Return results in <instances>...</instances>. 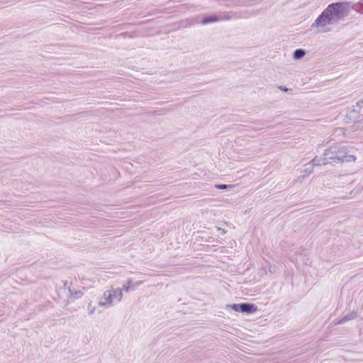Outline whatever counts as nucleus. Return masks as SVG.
<instances>
[{
  "instance_id": "f257e3e1",
  "label": "nucleus",
  "mask_w": 363,
  "mask_h": 363,
  "mask_svg": "<svg viewBox=\"0 0 363 363\" xmlns=\"http://www.w3.org/2000/svg\"><path fill=\"white\" fill-rule=\"evenodd\" d=\"M352 9H354V7L351 5L350 2L343 1L330 4L316 18L312 24V27L318 28L320 33L328 32L330 30L328 26L344 20Z\"/></svg>"
},
{
  "instance_id": "f03ea898",
  "label": "nucleus",
  "mask_w": 363,
  "mask_h": 363,
  "mask_svg": "<svg viewBox=\"0 0 363 363\" xmlns=\"http://www.w3.org/2000/svg\"><path fill=\"white\" fill-rule=\"evenodd\" d=\"M324 156L325 160H330L331 162H351L356 160V157L348 155L346 149L341 144L334 145L325 150Z\"/></svg>"
},
{
  "instance_id": "7ed1b4c3",
  "label": "nucleus",
  "mask_w": 363,
  "mask_h": 363,
  "mask_svg": "<svg viewBox=\"0 0 363 363\" xmlns=\"http://www.w3.org/2000/svg\"><path fill=\"white\" fill-rule=\"evenodd\" d=\"M123 297L122 289L111 288L106 291L101 297L99 305L100 306L109 307L113 304L115 301L120 302Z\"/></svg>"
},
{
  "instance_id": "20e7f679",
  "label": "nucleus",
  "mask_w": 363,
  "mask_h": 363,
  "mask_svg": "<svg viewBox=\"0 0 363 363\" xmlns=\"http://www.w3.org/2000/svg\"><path fill=\"white\" fill-rule=\"evenodd\" d=\"M257 310L256 305L249 303H240V311L241 313H252Z\"/></svg>"
},
{
  "instance_id": "39448f33",
  "label": "nucleus",
  "mask_w": 363,
  "mask_h": 363,
  "mask_svg": "<svg viewBox=\"0 0 363 363\" xmlns=\"http://www.w3.org/2000/svg\"><path fill=\"white\" fill-rule=\"evenodd\" d=\"M320 164L318 162H316L315 158L313 159L308 164H307L306 167L303 171V173L309 174H311L313 170V167L315 165H320Z\"/></svg>"
},
{
  "instance_id": "423d86ee",
  "label": "nucleus",
  "mask_w": 363,
  "mask_h": 363,
  "mask_svg": "<svg viewBox=\"0 0 363 363\" xmlns=\"http://www.w3.org/2000/svg\"><path fill=\"white\" fill-rule=\"evenodd\" d=\"M357 313L354 312V311H352L350 313H349L347 315H345V317H343L337 323V324H342V323H345L346 321L354 319L355 318H357Z\"/></svg>"
},
{
  "instance_id": "0eeeda50",
  "label": "nucleus",
  "mask_w": 363,
  "mask_h": 363,
  "mask_svg": "<svg viewBox=\"0 0 363 363\" xmlns=\"http://www.w3.org/2000/svg\"><path fill=\"white\" fill-rule=\"evenodd\" d=\"M306 55V51L303 49H296L293 53V57L296 60H299L303 57Z\"/></svg>"
},
{
  "instance_id": "6e6552de",
  "label": "nucleus",
  "mask_w": 363,
  "mask_h": 363,
  "mask_svg": "<svg viewBox=\"0 0 363 363\" xmlns=\"http://www.w3.org/2000/svg\"><path fill=\"white\" fill-rule=\"evenodd\" d=\"M219 20H220V18L218 16H212L204 18L202 20L201 23H202V24L205 25V24H208V23H210L218 21Z\"/></svg>"
},
{
  "instance_id": "1a4fd4ad",
  "label": "nucleus",
  "mask_w": 363,
  "mask_h": 363,
  "mask_svg": "<svg viewBox=\"0 0 363 363\" xmlns=\"http://www.w3.org/2000/svg\"><path fill=\"white\" fill-rule=\"evenodd\" d=\"M132 284H133L132 279H128L127 281V285H123V288L121 289L125 291V292H128L130 291V286H132Z\"/></svg>"
},
{
  "instance_id": "9d476101",
  "label": "nucleus",
  "mask_w": 363,
  "mask_h": 363,
  "mask_svg": "<svg viewBox=\"0 0 363 363\" xmlns=\"http://www.w3.org/2000/svg\"><path fill=\"white\" fill-rule=\"evenodd\" d=\"M216 188L218 189H232V185H227V184H216Z\"/></svg>"
},
{
  "instance_id": "9b49d317",
  "label": "nucleus",
  "mask_w": 363,
  "mask_h": 363,
  "mask_svg": "<svg viewBox=\"0 0 363 363\" xmlns=\"http://www.w3.org/2000/svg\"><path fill=\"white\" fill-rule=\"evenodd\" d=\"M240 304L234 303V304H232V305H228L227 306L228 308H230L231 309H233V310H234L235 311H237V312H240Z\"/></svg>"
},
{
  "instance_id": "f8f14e48",
  "label": "nucleus",
  "mask_w": 363,
  "mask_h": 363,
  "mask_svg": "<svg viewBox=\"0 0 363 363\" xmlns=\"http://www.w3.org/2000/svg\"><path fill=\"white\" fill-rule=\"evenodd\" d=\"M87 308H88V314L90 315L94 314V313L95 311V307L92 306L91 302H89L88 303Z\"/></svg>"
},
{
  "instance_id": "ddd939ff",
  "label": "nucleus",
  "mask_w": 363,
  "mask_h": 363,
  "mask_svg": "<svg viewBox=\"0 0 363 363\" xmlns=\"http://www.w3.org/2000/svg\"><path fill=\"white\" fill-rule=\"evenodd\" d=\"M359 9H356V11L359 13H363V0L358 3Z\"/></svg>"
},
{
  "instance_id": "4468645a",
  "label": "nucleus",
  "mask_w": 363,
  "mask_h": 363,
  "mask_svg": "<svg viewBox=\"0 0 363 363\" xmlns=\"http://www.w3.org/2000/svg\"><path fill=\"white\" fill-rule=\"evenodd\" d=\"M279 89H281L283 91H287L289 89L284 86H279Z\"/></svg>"
},
{
  "instance_id": "2eb2a0df",
  "label": "nucleus",
  "mask_w": 363,
  "mask_h": 363,
  "mask_svg": "<svg viewBox=\"0 0 363 363\" xmlns=\"http://www.w3.org/2000/svg\"><path fill=\"white\" fill-rule=\"evenodd\" d=\"M143 281H138L137 283H135V286H140V284H142Z\"/></svg>"
},
{
  "instance_id": "dca6fc26",
  "label": "nucleus",
  "mask_w": 363,
  "mask_h": 363,
  "mask_svg": "<svg viewBox=\"0 0 363 363\" xmlns=\"http://www.w3.org/2000/svg\"><path fill=\"white\" fill-rule=\"evenodd\" d=\"M342 198H343V199H347L351 198V196H344V197H342Z\"/></svg>"
},
{
  "instance_id": "f3484780",
  "label": "nucleus",
  "mask_w": 363,
  "mask_h": 363,
  "mask_svg": "<svg viewBox=\"0 0 363 363\" xmlns=\"http://www.w3.org/2000/svg\"><path fill=\"white\" fill-rule=\"evenodd\" d=\"M352 193H353V191H350V195H352Z\"/></svg>"
}]
</instances>
